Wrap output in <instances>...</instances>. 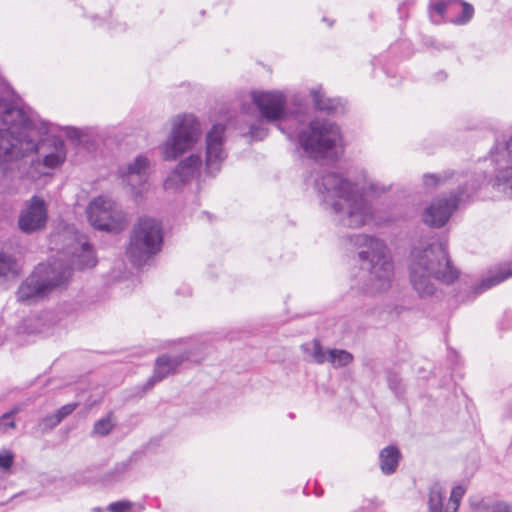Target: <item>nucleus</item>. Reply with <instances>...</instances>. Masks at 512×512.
I'll return each mask as SVG.
<instances>
[{"mask_svg": "<svg viewBox=\"0 0 512 512\" xmlns=\"http://www.w3.org/2000/svg\"><path fill=\"white\" fill-rule=\"evenodd\" d=\"M52 250L60 251L63 257L47 264H39L17 291L19 301L32 302L45 297L55 289L64 288L71 279V267L64 263L69 258L72 266L79 269L93 267L96 257L86 237L69 227L51 236Z\"/></svg>", "mask_w": 512, "mask_h": 512, "instance_id": "obj_1", "label": "nucleus"}, {"mask_svg": "<svg viewBox=\"0 0 512 512\" xmlns=\"http://www.w3.org/2000/svg\"><path fill=\"white\" fill-rule=\"evenodd\" d=\"M316 189L339 226L360 228L374 219L375 211L359 182L343 174L329 172L316 181Z\"/></svg>", "mask_w": 512, "mask_h": 512, "instance_id": "obj_2", "label": "nucleus"}, {"mask_svg": "<svg viewBox=\"0 0 512 512\" xmlns=\"http://www.w3.org/2000/svg\"><path fill=\"white\" fill-rule=\"evenodd\" d=\"M487 176L484 173L455 174L452 171H444L438 174H425L424 186L434 188L449 183H457L458 191L449 199L445 197L435 198L423 211V222L433 228L443 227L450 219L461 202L467 201L482 186Z\"/></svg>", "mask_w": 512, "mask_h": 512, "instance_id": "obj_3", "label": "nucleus"}, {"mask_svg": "<svg viewBox=\"0 0 512 512\" xmlns=\"http://www.w3.org/2000/svg\"><path fill=\"white\" fill-rule=\"evenodd\" d=\"M0 97V169L4 176L18 161L37 149L33 131L24 123L22 112L12 103L9 92Z\"/></svg>", "mask_w": 512, "mask_h": 512, "instance_id": "obj_4", "label": "nucleus"}, {"mask_svg": "<svg viewBox=\"0 0 512 512\" xmlns=\"http://www.w3.org/2000/svg\"><path fill=\"white\" fill-rule=\"evenodd\" d=\"M457 278L458 271L452 267L443 244L433 243L424 249L412 250L410 281L420 297H429L435 293L434 279L452 283Z\"/></svg>", "mask_w": 512, "mask_h": 512, "instance_id": "obj_5", "label": "nucleus"}, {"mask_svg": "<svg viewBox=\"0 0 512 512\" xmlns=\"http://www.w3.org/2000/svg\"><path fill=\"white\" fill-rule=\"evenodd\" d=\"M355 245L362 247L359 258L368 271L365 291L370 294L387 291L394 276V264L386 244L368 235L354 236Z\"/></svg>", "mask_w": 512, "mask_h": 512, "instance_id": "obj_6", "label": "nucleus"}, {"mask_svg": "<svg viewBox=\"0 0 512 512\" xmlns=\"http://www.w3.org/2000/svg\"><path fill=\"white\" fill-rule=\"evenodd\" d=\"M202 137V126L193 114H179L171 119L167 138L159 149L165 161H174L192 151Z\"/></svg>", "mask_w": 512, "mask_h": 512, "instance_id": "obj_7", "label": "nucleus"}, {"mask_svg": "<svg viewBox=\"0 0 512 512\" xmlns=\"http://www.w3.org/2000/svg\"><path fill=\"white\" fill-rule=\"evenodd\" d=\"M300 147L312 157H331L342 146V136L339 127L324 119H316L295 136Z\"/></svg>", "mask_w": 512, "mask_h": 512, "instance_id": "obj_8", "label": "nucleus"}, {"mask_svg": "<svg viewBox=\"0 0 512 512\" xmlns=\"http://www.w3.org/2000/svg\"><path fill=\"white\" fill-rule=\"evenodd\" d=\"M162 241L160 223L150 217L139 218L131 232L127 255L134 264L141 265L160 251Z\"/></svg>", "mask_w": 512, "mask_h": 512, "instance_id": "obj_9", "label": "nucleus"}, {"mask_svg": "<svg viewBox=\"0 0 512 512\" xmlns=\"http://www.w3.org/2000/svg\"><path fill=\"white\" fill-rule=\"evenodd\" d=\"M495 166L494 176L488 184L508 198H512V135L508 139L497 140L489 156Z\"/></svg>", "mask_w": 512, "mask_h": 512, "instance_id": "obj_10", "label": "nucleus"}, {"mask_svg": "<svg viewBox=\"0 0 512 512\" xmlns=\"http://www.w3.org/2000/svg\"><path fill=\"white\" fill-rule=\"evenodd\" d=\"M87 217L94 228L115 233L122 231L127 222L125 213L118 208L116 202L104 195L89 203Z\"/></svg>", "mask_w": 512, "mask_h": 512, "instance_id": "obj_11", "label": "nucleus"}, {"mask_svg": "<svg viewBox=\"0 0 512 512\" xmlns=\"http://www.w3.org/2000/svg\"><path fill=\"white\" fill-rule=\"evenodd\" d=\"M151 159L145 155H137L118 169V177L123 188L135 199L149 190Z\"/></svg>", "mask_w": 512, "mask_h": 512, "instance_id": "obj_12", "label": "nucleus"}, {"mask_svg": "<svg viewBox=\"0 0 512 512\" xmlns=\"http://www.w3.org/2000/svg\"><path fill=\"white\" fill-rule=\"evenodd\" d=\"M226 127L223 124H214L205 136V172L215 176L222 168L227 158L225 149Z\"/></svg>", "mask_w": 512, "mask_h": 512, "instance_id": "obj_13", "label": "nucleus"}, {"mask_svg": "<svg viewBox=\"0 0 512 512\" xmlns=\"http://www.w3.org/2000/svg\"><path fill=\"white\" fill-rule=\"evenodd\" d=\"M253 104L257 107L262 120L276 123L287 115V99L283 92L278 90H253L250 93Z\"/></svg>", "mask_w": 512, "mask_h": 512, "instance_id": "obj_14", "label": "nucleus"}, {"mask_svg": "<svg viewBox=\"0 0 512 512\" xmlns=\"http://www.w3.org/2000/svg\"><path fill=\"white\" fill-rule=\"evenodd\" d=\"M203 167L200 154L191 153L182 158L164 180L163 187L167 192L181 191L188 183L199 175Z\"/></svg>", "mask_w": 512, "mask_h": 512, "instance_id": "obj_15", "label": "nucleus"}, {"mask_svg": "<svg viewBox=\"0 0 512 512\" xmlns=\"http://www.w3.org/2000/svg\"><path fill=\"white\" fill-rule=\"evenodd\" d=\"M203 167L200 154L191 153L182 158L164 180L163 187L167 192L181 191L188 183L199 175Z\"/></svg>", "mask_w": 512, "mask_h": 512, "instance_id": "obj_16", "label": "nucleus"}, {"mask_svg": "<svg viewBox=\"0 0 512 512\" xmlns=\"http://www.w3.org/2000/svg\"><path fill=\"white\" fill-rule=\"evenodd\" d=\"M47 221V207L43 199L34 196L27 203L19 217V228L32 233L44 228Z\"/></svg>", "mask_w": 512, "mask_h": 512, "instance_id": "obj_17", "label": "nucleus"}, {"mask_svg": "<svg viewBox=\"0 0 512 512\" xmlns=\"http://www.w3.org/2000/svg\"><path fill=\"white\" fill-rule=\"evenodd\" d=\"M35 151L43 154V165L49 169L60 167L67 156L64 141L54 137L47 138L40 145L37 144Z\"/></svg>", "mask_w": 512, "mask_h": 512, "instance_id": "obj_18", "label": "nucleus"}, {"mask_svg": "<svg viewBox=\"0 0 512 512\" xmlns=\"http://www.w3.org/2000/svg\"><path fill=\"white\" fill-rule=\"evenodd\" d=\"M187 358V354H179L174 357L169 355H162L158 357L155 363L154 373L149 379L147 385L152 387L155 383L162 381L168 375L174 373L177 367Z\"/></svg>", "mask_w": 512, "mask_h": 512, "instance_id": "obj_19", "label": "nucleus"}, {"mask_svg": "<svg viewBox=\"0 0 512 512\" xmlns=\"http://www.w3.org/2000/svg\"><path fill=\"white\" fill-rule=\"evenodd\" d=\"M401 454L396 446L389 445L383 448L379 453L380 469L383 474H393L399 464Z\"/></svg>", "mask_w": 512, "mask_h": 512, "instance_id": "obj_20", "label": "nucleus"}, {"mask_svg": "<svg viewBox=\"0 0 512 512\" xmlns=\"http://www.w3.org/2000/svg\"><path fill=\"white\" fill-rule=\"evenodd\" d=\"M455 0H431L429 5V16L433 23H441L444 19L450 21L453 17Z\"/></svg>", "mask_w": 512, "mask_h": 512, "instance_id": "obj_21", "label": "nucleus"}, {"mask_svg": "<svg viewBox=\"0 0 512 512\" xmlns=\"http://www.w3.org/2000/svg\"><path fill=\"white\" fill-rule=\"evenodd\" d=\"M314 107L321 111L335 112L340 105L339 100L326 98L322 89L314 88L310 92Z\"/></svg>", "mask_w": 512, "mask_h": 512, "instance_id": "obj_22", "label": "nucleus"}, {"mask_svg": "<svg viewBox=\"0 0 512 512\" xmlns=\"http://www.w3.org/2000/svg\"><path fill=\"white\" fill-rule=\"evenodd\" d=\"M445 491L441 485L435 484L430 488L429 492V510L430 512H449L448 501L444 503Z\"/></svg>", "mask_w": 512, "mask_h": 512, "instance_id": "obj_23", "label": "nucleus"}, {"mask_svg": "<svg viewBox=\"0 0 512 512\" xmlns=\"http://www.w3.org/2000/svg\"><path fill=\"white\" fill-rule=\"evenodd\" d=\"M445 491L441 485L435 484L430 488L429 492V510L430 512H449L448 501L444 503Z\"/></svg>", "mask_w": 512, "mask_h": 512, "instance_id": "obj_24", "label": "nucleus"}, {"mask_svg": "<svg viewBox=\"0 0 512 512\" xmlns=\"http://www.w3.org/2000/svg\"><path fill=\"white\" fill-rule=\"evenodd\" d=\"M302 349L311 361L317 364H323L328 361V350H324L320 343L316 340L311 343L304 344Z\"/></svg>", "mask_w": 512, "mask_h": 512, "instance_id": "obj_25", "label": "nucleus"}, {"mask_svg": "<svg viewBox=\"0 0 512 512\" xmlns=\"http://www.w3.org/2000/svg\"><path fill=\"white\" fill-rule=\"evenodd\" d=\"M456 13H460V15L457 17H451L450 22L462 25L466 24L471 20L474 14V9L470 4L466 2H460L458 0H455L453 15Z\"/></svg>", "mask_w": 512, "mask_h": 512, "instance_id": "obj_26", "label": "nucleus"}, {"mask_svg": "<svg viewBox=\"0 0 512 512\" xmlns=\"http://www.w3.org/2000/svg\"><path fill=\"white\" fill-rule=\"evenodd\" d=\"M512 276V268L501 267L497 272L484 278L481 282V289H489Z\"/></svg>", "mask_w": 512, "mask_h": 512, "instance_id": "obj_27", "label": "nucleus"}, {"mask_svg": "<svg viewBox=\"0 0 512 512\" xmlns=\"http://www.w3.org/2000/svg\"><path fill=\"white\" fill-rule=\"evenodd\" d=\"M353 360V356L346 350L342 349H328V361L335 368H340L348 365Z\"/></svg>", "mask_w": 512, "mask_h": 512, "instance_id": "obj_28", "label": "nucleus"}, {"mask_svg": "<svg viewBox=\"0 0 512 512\" xmlns=\"http://www.w3.org/2000/svg\"><path fill=\"white\" fill-rule=\"evenodd\" d=\"M143 510L144 507L141 504L129 500H120L110 503L106 508L108 512H142Z\"/></svg>", "mask_w": 512, "mask_h": 512, "instance_id": "obj_29", "label": "nucleus"}, {"mask_svg": "<svg viewBox=\"0 0 512 512\" xmlns=\"http://www.w3.org/2000/svg\"><path fill=\"white\" fill-rule=\"evenodd\" d=\"M465 487L459 485L455 486L452 491L450 498L448 500V511L449 512H457L458 507L460 505L461 499L465 494Z\"/></svg>", "mask_w": 512, "mask_h": 512, "instance_id": "obj_30", "label": "nucleus"}, {"mask_svg": "<svg viewBox=\"0 0 512 512\" xmlns=\"http://www.w3.org/2000/svg\"><path fill=\"white\" fill-rule=\"evenodd\" d=\"M14 271V259L9 255L0 252V277H6L8 274L13 273Z\"/></svg>", "mask_w": 512, "mask_h": 512, "instance_id": "obj_31", "label": "nucleus"}, {"mask_svg": "<svg viewBox=\"0 0 512 512\" xmlns=\"http://www.w3.org/2000/svg\"><path fill=\"white\" fill-rule=\"evenodd\" d=\"M113 426H114V424H113L110 416L108 415V416L98 420L94 424L93 432L95 434L104 436V435H107L112 430Z\"/></svg>", "mask_w": 512, "mask_h": 512, "instance_id": "obj_32", "label": "nucleus"}, {"mask_svg": "<svg viewBox=\"0 0 512 512\" xmlns=\"http://www.w3.org/2000/svg\"><path fill=\"white\" fill-rule=\"evenodd\" d=\"M268 134L267 128L264 126L263 122L260 120L255 124H252L249 128L248 135L252 140H262Z\"/></svg>", "mask_w": 512, "mask_h": 512, "instance_id": "obj_33", "label": "nucleus"}, {"mask_svg": "<svg viewBox=\"0 0 512 512\" xmlns=\"http://www.w3.org/2000/svg\"><path fill=\"white\" fill-rule=\"evenodd\" d=\"M17 412H18V409L15 408V409L11 410L10 412L3 414L0 417V431L6 433L9 429L15 428V422L13 421L12 417Z\"/></svg>", "mask_w": 512, "mask_h": 512, "instance_id": "obj_34", "label": "nucleus"}, {"mask_svg": "<svg viewBox=\"0 0 512 512\" xmlns=\"http://www.w3.org/2000/svg\"><path fill=\"white\" fill-rule=\"evenodd\" d=\"M478 512H512V508L505 502L496 501L483 506Z\"/></svg>", "mask_w": 512, "mask_h": 512, "instance_id": "obj_35", "label": "nucleus"}, {"mask_svg": "<svg viewBox=\"0 0 512 512\" xmlns=\"http://www.w3.org/2000/svg\"><path fill=\"white\" fill-rule=\"evenodd\" d=\"M76 407V403H69L59 408L54 414L53 424H59L66 416L70 415Z\"/></svg>", "mask_w": 512, "mask_h": 512, "instance_id": "obj_36", "label": "nucleus"}, {"mask_svg": "<svg viewBox=\"0 0 512 512\" xmlns=\"http://www.w3.org/2000/svg\"><path fill=\"white\" fill-rule=\"evenodd\" d=\"M14 463V454L12 451L3 449L0 451V469L8 471Z\"/></svg>", "mask_w": 512, "mask_h": 512, "instance_id": "obj_37", "label": "nucleus"}, {"mask_svg": "<svg viewBox=\"0 0 512 512\" xmlns=\"http://www.w3.org/2000/svg\"><path fill=\"white\" fill-rule=\"evenodd\" d=\"M53 420H54V414L52 415H49V416H46L45 418H43L41 420V422L39 423V425L43 428V429H52L54 428L55 426H57L58 424H53Z\"/></svg>", "mask_w": 512, "mask_h": 512, "instance_id": "obj_38", "label": "nucleus"}, {"mask_svg": "<svg viewBox=\"0 0 512 512\" xmlns=\"http://www.w3.org/2000/svg\"><path fill=\"white\" fill-rule=\"evenodd\" d=\"M66 135L70 138H74V139H77L80 137V133L77 129L75 128H66Z\"/></svg>", "mask_w": 512, "mask_h": 512, "instance_id": "obj_39", "label": "nucleus"}, {"mask_svg": "<svg viewBox=\"0 0 512 512\" xmlns=\"http://www.w3.org/2000/svg\"><path fill=\"white\" fill-rule=\"evenodd\" d=\"M128 463L127 462H123V463H120L118 464L116 467H115V471L118 473V474H122L124 472H126L128 470Z\"/></svg>", "mask_w": 512, "mask_h": 512, "instance_id": "obj_40", "label": "nucleus"}, {"mask_svg": "<svg viewBox=\"0 0 512 512\" xmlns=\"http://www.w3.org/2000/svg\"><path fill=\"white\" fill-rule=\"evenodd\" d=\"M93 511L94 512H102V509L101 508H94Z\"/></svg>", "mask_w": 512, "mask_h": 512, "instance_id": "obj_41", "label": "nucleus"}]
</instances>
